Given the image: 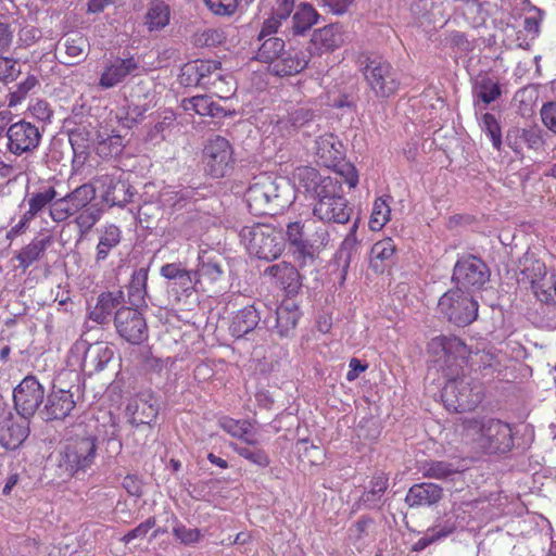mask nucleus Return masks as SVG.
I'll list each match as a JSON object with an SVG mask.
<instances>
[{
	"label": "nucleus",
	"instance_id": "1",
	"mask_svg": "<svg viewBox=\"0 0 556 556\" xmlns=\"http://www.w3.org/2000/svg\"><path fill=\"white\" fill-rule=\"evenodd\" d=\"M427 351L446 378L442 390L445 407L455 413L475 410L484 399V386L464 374L470 355L467 344L456 336H438L429 341Z\"/></svg>",
	"mask_w": 556,
	"mask_h": 556
},
{
	"label": "nucleus",
	"instance_id": "2",
	"mask_svg": "<svg viewBox=\"0 0 556 556\" xmlns=\"http://www.w3.org/2000/svg\"><path fill=\"white\" fill-rule=\"evenodd\" d=\"M288 182L274 174L262 173L253 178L245 192L252 215H275L290 203Z\"/></svg>",
	"mask_w": 556,
	"mask_h": 556
},
{
	"label": "nucleus",
	"instance_id": "3",
	"mask_svg": "<svg viewBox=\"0 0 556 556\" xmlns=\"http://www.w3.org/2000/svg\"><path fill=\"white\" fill-rule=\"evenodd\" d=\"M462 434L477 442L489 453H507L514 446L511 426L497 418L464 419Z\"/></svg>",
	"mask_w": 556,
	"mask_h": 556
},
{
	"label": "nucleus",
	"instance_id": "4",
	"mask_svg": "<svg viewBox=\"0 0 556 556\" xmlns=\"http://www.w3.org/2000/svg\"><path fill=\"white\" fill-rule=\"evenodd\" d=\"M313 206V214L325 223L346 224L351 219L353 207L344 197L341 182L327 176L319 187Z\"/></svg>",
	"mask_w": 556,
	"mask_h": 556
},
{
	"label": "nucleus",
	"instance_id": "5",
	"mask_svg": "<svg viewBox=\"0 0 556 556\" xmlns=\"http://www.w3.org/2000/svg\"><path fill=\"white\" fill-rule=\"evenodd\" d=\"M314 154L317 163L340 175L350 189L356 188L359 176L354 164L344 161L342 142L333 134H324L315 139Z\"/></svg>",
	"mask_w": 556,
	"mask_h": 556
},
{
	"label": "nucleus",
	"instance_id": "6",
	"mask_svg": "<svg viewBox=\"0 0 556 556\" xmlns=\"http://www.w3.org/2000/svg\"><path fill=\"white\" fill-rule=\"evenodd\" d=\"M359 71L369 89L378 98H389L400 88V78L396 70L381 56L361 54L358 56Z\"/></svg>",
	"mask_w": 556,
	"mask_h": 556
},
{
	"label": "nucleus",
	"instance_id": "7",
	"mask_svg": "<svg viewBox=\"0 0 556 556\" xmlns=\"http://www.w3.org/2000/svg\"><path fill=\"white\" fill-rule=\"evenodd\" d=\"M240 237L249 253L260 260H276L285 248L281 231L268 224L245 226L241 229Z\"/></svg>",
	"mask_w": 556,
	"mask_h": 556
},
{
	"label": "nucleus",
	"instance_id": "8",
	"mask_svg": "<svg viewBox=\"0 0 556 556\" xmlns=\"http://www.w3.org/2000/svg\"><path fill=\"white\" fill-rule=\"evenodd\" d=\"M439 311L453 324L465 327L478 317V302L459 288L446 291L439 300Z\"/></svg>",
	"mask_w": 556,
	"mask_h": 556
},
{
	"label": "nucleus",
	"instance_id": "9",
	"mask_svg": "<svg viewBox=\"0 0 556 556\" xmlns=\"http://www.w3.org/2000/svg\"><path fill=\"white\" fill-rule=\"evenodd\" d=\"M202 155L205 172L213 178H223L233 169V147L220 135H215L206 141Z\"/></svg>",
	"mask_w": 556,
	"mask_h": 556
},
{
	"label": "nucleus",
	"instance_id": "10",
	"mask_svg": "<svg viewBox=\"0 0 556 556\" xmlns=\"http://www.w3.org/2000/svg\"><path fill=\"white\" fill-rule=\"evenodd\" d=\"M96 195V187L92 184H83L56 199L49 208V215L55 223L65 222L77 212L94 204Z\"/></svg>",
	"mask_w": 556,
	"mask_h": 556
},
{
	"label": "nucleus",
	"instance_id": "11",
	"mask_svg": "<svg viewBox=\"0 0 556 556\" xmlns=\"http://www.w3.org/2000/svg\"><path fill=\"white\" fill-rule=\"evenodd\" d=\"M489 277L485 263L477 256L467 255L456 262L452 279L456 288L469 291L480 289L489 280Z\"/></svg>",
	"mask_w": 556,
	"mask_h": 556
},
{
	"label": "nucleus",
	"instance_id": "12",
	"mask_svg": "<svg viewBox=\"0 0 556 556\" xmlns=\"http://www.w3.org/2000/svg\"><path fill=\"white\" fill-rule=\"evenodd\" d=\"M5 136L8 151L20 156L35 151L41 141L42 134L36 125L21 119L8 127Z\"/></svg>",
	"mask_w": 556,
	"mask_h": 556
},
{
	"label": "nucleus",
	"instance_id": "13",
	"mask_svg": "<svg viewBox=\"0 0 556 556\" xmlns=\"http://www.w3.org/2000/svg\"><path fill=\"white\" fill-rule=\"evenodd\" d=\"M114 325L118 336L130 344H141L149 337L147 321L136 308L122 307L117 309Z\"/></svg>",
	"mask_w": 556,
	"mask_h": 556
},
{
	"label": "nucleus",
	"instance_id": "14",
	"mask_svg": "<svg viewBox=\"0 0 556 556\" xmlns=\"http://www.w3.org/2000/svg\"><path fill=\"white\" fill-rule=\"evenodd\" d=\"M97 439L81 437L73 439L65 447L63 460L72 473L89 468L96 458Z\"/></svg>",
	"mask_w": 556,
	"mask_h": 556
},
{
	"label": "nucleus",
	"instance_id": "15",
	"mask_svg": "<svg viewBox=\"0 0 556 556\" xmlns=\"http://www.w3.org/2000/svg\"><path fill=\"white\" fill-rule=\"evenodd\" d=\"M43 397L45 389L34 376L25 377L13 392L15 407L25 418L36 413Z\"/></svg>",
	"mask_w": 556,
	"mask_h": 556
},
{
	"label": "nucleus",
	"instance_id": "16",
	"mask_svg": "<svg viewBox=\"0 0 556 556\" xmlns=\"http://www.w3.org/2000/svg\"><path fill=\"white\" fill-rule=\"evenodd\" d=\"M222 63L214 60H195L181 67L179 81L184 86H200L204 89L219 75Z\"/></svg>",
	"mask_w": 556,
	"mask_h": 556
},
{
	"label": "nucleus",
	"instance_id": "17",
	"mask_svg": "<svg viewBox=\"0 0 556 556\" xmlns=\"http://www.w3.org/2000/svg\"><path fill=\"white\" fill-rule=\"evenodd\" d=\"M76 404L72 388L62 389L53 386L40 413L42 418L49 421L64 420L75 409Z\"/></svg>",
	"mask_w": 556,
	"mask_h": 556
},
{
	"label": "nucleus",
	"instance_id": "18",
	"mask_svg": "<svg viewBox=\"0 0 556 556\" xmlns=\"http://www.w3.org/2000/svg\"><path fill=\"white\" fill-rule=\"evenodd\" d=\"M139 67L138 61L132 56H116L108 61L99 77V87L102 89H111L122 84L130 74Z\"/></svg>",
	"mask_w": 556,
	"mask_h": 556
},
{
	"label": "nucleus",
	"instance_id": "19",
	"mask_svg": "<svg viewBox=\"0 0 556 556\" xmlns=\"http://www.w3.org/2000/svg\"><path fill=\"white\" fill-rule=\"evenodd\" d=\"M457 516L450 511L438 517L434 525L427 529L426 533L413 545L414 552H420L428 546L452 535L457 530Z\"/></svg>",
	"mask_w": 556,
	"mask_h": 556
},
{
	"label": "nucleus",
	"instance_id": "20",
	"mask_svg": "<svg viewBox=\"0 0 556 556\" xmlns=\"http://www.w3.org/2000/svg\"><path fill=\"white\" fill-rule=\"evenodd\" d=\"M264 276L271 279V282L283 289L288 294H296L302 287L301 276L291 263L280 262L268 266Z\"/></svg>",
	"mask_w": 556,
	"mask_h": 556
},
{
	"label": "nucleus",
	"instance_id": "21",
	"mask_svg": "<svg viewBox=\"0 0 556 556\" xmlns=\"http://www.w3.org/2000/svg\"><path fill=\"white\" fill-rule=\"evenodd\" d=\"M128 420L132 426L151 425L159 415V407L152 395H136L126 407Z\"/></svg>",
	"mask_w": 556,
	"mask_h": 556
},
{
	"label": "nucleus",
	"instance_id": "22",
	"mask_svg": "<svg viewBox=\"0 0 556 556\" xmlns=\"http://www.w3.org/2000/svg\"><path fill=\"white\" fill-rule=\"evenodd\" d=\"M312 45L319 53L333 52L345 42L344 26L332 23L316 29L312 36Z\"/></svg>",
	"mask_w": 556,
	"mask_h": 556
},
{
	"label": "nucleus",
	"instance_id": "23",
	"mask_svg": "<svg viewBox=\"0 0 556 556\" xmlns=\"http://www.w3.org/2000/svg\"><path fill=\"white\" fill-rule=\"evenodd\" d=\"M270 7V16L266 18L258 34L262 40L277 33L282 22H286L294 11L296 0H266Z\"/></svg>",
	"mask_w": 556,
	"mask_h": 556
},
{
	"label": "nucleus",
	"instance_id": "24",
	"mask_svg": "<svg viewBox=\"0 0 556 556\" xmlns=\"http://www.w3.org/2000/svg\"><path fill=\"white\" fill-rule=\"evenodd\" d=\"M96 182L102 189V200L110 206H123L130 201L131 194L127 185L114 176L104 174L96 178Z\"/></svg>",
	"mask_w": 556,
	"mask_h": 556
},
{
	"label": "nucleus",
	"instance_id": "25",
	"mask_svg": "<svg viewBox=\"0 0 556 556\" xmlns=\"http://www.w3.org/2000/svg\"><path fill=\"white\" fill-rule=\"evenodd\" d=\"M28 434L29 428L25 419L16 420L9 417L0 421V444L7 450L21 446Z\"/></svg>",
	"mask_w": 556,
	"mask_h": 556
},
{
	"label": "nucleus",
	"instance_id": "26",
	"mask_svg": "<svg viewBox=\"0 0 556 556\" xmlns=\"http://www.w3.org/2000/svg\"><path fill=\"white\" fill-rule=\"evenodd\" d=\"M443 497V489L435 483L422 482L412 485L405 496L409 507L432 506Z\"/></svg>",
	"mask_w": 556,
	"mask_h": 556
},
{
	"label": "nucleus",
	"instance_id": "27",
	"mask_svg": "<svg viewBox=\"0 0 556 556\" xmlns=\"http://www.w3.org/2000/svg\"><path fill=\"white\" fill-rule=\"evenodd\" d=\"M260 319L258 311L253 305H247L233 313L228 331L235 339H241L257 327Z\"/></svg>",
	"mask_w": 556,
	"mask_h": 556
},
{
	"label": "nucleus",
	"instance_id": "28",
	"mask_svg": "<svg viewBox=\"0 0 556 556\" xmlns=\"http://www.w3.org/2000/svg\"><path fill=\"white\" fill-rule=\"evenodd\" d=\"M307 66V60L303 52L290 48L285 50L274 62L269 71L280 77L295 75Z\"/></svg>",
	"mask_w": 556,
	"mask_h": 556
},
{
	"label": "nucleus",
	"instance_id": "29",
	"mask_svg": "<svg viewBox=\"0 0 556 556\" xmlns=\"http://www.w3.org/2000/svg\"><path fill=\"white\" fill-rule=\"evenodd\" d=\"M181 108L186 112H193L200 116H210L213 118H224L232 114L215 103L212 98L206 94L182 99Z\"/></svg>",
	"mask_w": 556,
	"mask_h": 556
},
{
	"label": "nucleus",
	"instance_id": "30",
	"mask_svg": "<svg viewBox=\"0 0 556 556\" xmlns=\"http://www.w3.org/2000/svg\"><path fill=\"white\" fill-rule=\"evenodd\" d=\"M518 270L519 281L529 287L548 271L545 262L530 250L519 258Z\"/></svg>",
	"mask_w": 556,
	"mask_h": 556
},
{
	"label": "nucleus",
	"instance_id": "31",
	"mask_svg": "<svg viewBox=\"0 0 556 556\" xmlns=\"http://www.w3.org/2000/svg\"><path fill=\"white\" fill-rule=\"evenodd\" d=\"M52 237L45 236L34 238L28 244L24 245L15 255L18 261V267L24 271L38 262L52 244Z\"/></svg>",
	"mask_w": 556,
	"mask_h": 556
},
{
	"label": "nucleus",
	"instance_id": "32",
	"mask_svg": "<svg viewBox=\"0 0 556 556\" xmlns=\"http://www.w3.org/2000/svg\"><path fill=\"white\" fill-rule=\"evenodd\" d=\"M220 427L225 432L238 439L241 444L257 443L256 431L249 420L226 417L220 421Z\"/></svg>",
	"mask_w": 556,
	"mask_h": 556
},
{
	"label": "nucleus",
	"instance_id": "33",
	"mask_svg": "<svg viewBox=\"0 0 556 556\" xmlns=\"http://www.w3.org/2000/svg\"><path fill=\"white\" fill-rule=\"evenodd\" d=\"M122 241V230L114 224L105 225L100 233L99 242L96 248L94 260L97 263L104 262L111 251L118 247Z\"/></svg>",
	"mask_w": 556,
	"mask_h": 556
},
{
	"label": "nucleus",
	"instance_id": "34",
	"mask_svg": "<svg viewBox=\"0 0 556 556\" xmlns=\"http://www.w3.org/2000/svg\"><path fill=\"white\" fill-rule=\"evenodd\" d=\"M318 18L319 14L312 4L307 2L299 4L292 15V34L295 36L304 35L318 22Z\"/></svg>",
	"mask_w": 556,
	"mask_h": 556
},
{
	"label": "nucleus",
	"instance_id": "35",
	"mask_svg": "<svg viewBox=\"0 0 556 556\" xmlns=\"http://www.w3.org/2000/svg\"><path fill=\"white\" fill-rule=\"evenodd\" d=\"M534 298L544 304H556V270H548L530 287Z\"/></svg>",
	"mask_w": 556,
	"mask_h": 556
},
{
	"label": "nucleus",
	"instance_id": "36",
	"mask_svg": "<svg viewBox=\"0 0 556 556\" xmlns=\"http://www.w3.org/2000/svg\"><path fill=\"white\" fill-rule=\"evenodd\" d=\"M114 356L113 349L106 342L89 344L85 351L84 362L90 364L94 370H102Z\"/></svg>",
	"mask_w": 556,
	"mask_h": 556
},
{
	"label": "nucleus",
	"instance_id": "37",
	"mask_svg": "<svg viewBox=\"0 0 556 556\" xmlns=\"http://www.w3.org/2000/svg\"><path fill=\"white\" fill-rule=\"evenodd\" d=\"M388 488L389 476L384 472H378L372 476L369 486L363 492L359 502L366 507L372 508L380 502Z\"/></svg>",
	"mask_w": 556,
	"mask_h": 556
},
{
	"label": "nucleus",
	"instance_id": "38",
	"mask_svg": "<svg viewBox=\"0 0 556 556\" xmlns=\"http://www.w3.org/2000/svg\"><path fill=\"white\" fill-rule=\"evenodd\" d=\"M391 202L392 197L389 194L375 199L368 222L371 231H380L390 222Z\"/></svg>",
	"mask_w": 556,
	"mask_h": 556
},
{
	"label": "nucleus",
	"instance_id": "39",
	"mask_svg": "<svg viewBox=\"0 0 556 556\" xmlns=\"http://www.w3.org/2000/svg\"><path fill=\"white\" fill-rule=\"evenodd\" d=\"M170 18V10L168 4L163 0H152L147 14L146 25L150 31L163 29L168 25Z\"/></svg>",
	"mask_w": 556,
	"mask_h": 556
},
{
	"label": "nucleus",
	"instance_id": "40",
	"mask_svg": "<svg viewBox=\"0 0 556 556\" xmlns=\"http://www.w3.org/2000/svg\"><path fill=\"white\" fill-rule=\"evenodd\" d=\"M230 447L240 457L260 468H266L270 464L269 455L258 446V442L253 444L230 443Z\"/></svg>",
	"mask_w": 556,
	"mask_h": 556
},
{
	"label": "nucleus",
	"instance_id": "41",
	"mask_svg": "<svg viewBox=\"0 0 556 556\" xmlns=\"http://www.w3.org/2000/svg\"><path fill=\"white\" fill-rule=\"evenodd\" d=\"M103 210L99 203H94L89 207L75 214L74 224L78 229L80 237H86L94 225L101 219Z\"/></svg>",
	"mask_w": 556,
	"mask_h": 556
},
{
	"label": "nucleus",
	"instance_id": "42",
	"mask_svg": "<svg viewBox=\"0 0 556 556\" xmlns=\"http://www.w3.org/2000/svg\"><path fill=\"white\" fill-rule=\"evenodd\" d=\"M293 178L303 188H305L306 191L313 192L316 198L318 195L319 187L324 185L326 177H321L316 168L302 165L294 169Z\"/></svg>",
	"mask_w": 556,
	"mask_h": 556
},
{
	"label": "nucleus",
	"instance_id": "43",
	"mask_svg": "<svg viewBox=\"0 0 556 556\" xmlns=\"http://www.w3.org/2000/svg\"><path fill=\"white\" fill-rule=\"evenodd\" d=\"M285 41L278 37H269L263 41L256 52V59L260 62L267 63L270 68L274 62L286 50Z\"/></svg>",
	"mask_w": 556,
	"mask_h": 556
},
{
	"label": "nucleus",
	"instance_id": "44",
	"mask_svg": "<svg viewBox=\"0 0 556 556\" xmlns=\"http://www.w3.org/2000/svg\"><path fill=\"white\" fill-rule=\"evenodd\" d=\"M237 89V84L233 77L224 72L222 68L219 75H216L214 80L211 81V85L207 87L211 93L216 96L219 99L227 100L230 99Z\"/></svg>",
	"mask_w": 556,
	"mask_h": 556
},
{
	"label": "nucleus",
	"instance_id": "45",
	"mask_svg": "<svg viewBox=\"0 0 556 556\" xmlns=\"http://www.w3.org/2000/svg\"><path fill=\"white\" fill-rule=\"evenodd\" d=\"M396 251L394 241L391 238H384L377 241L370 250V264L378 270L386 261H390Z\"/></svg>",
	"mask_w": 556,
	"mask_h": 556
},
{
	"label": "nucleus",
	"instance_id": "46",
	"mask_svg": "<svg viewBox=\"0 0 556 556\" xmlns=\"http://www.w3.org/2000/svg\"><path fill=\"white\" fill-rule=\"evenodd\" d=\"M56 195L58 192L53 187L31 193L27 200L28 210L24 213L34 219L48 204L51 205L56 200Z\"/></svg>",
	"mask_w": 556,
	"mask_h": 556
},
{
	"label": "nucleus",
	"instance_id": "47",
	"mask_svg": "<svg viewBox=\"0 0 556 556\" xmlns=\"http://www.w3.org/2000/svg\"><path fill=\"white\" fill-rule=\"evenodd\" d=\"M97 153L103 157H116L122 154L125 148L124 138L114 131L106 137L99 136Z\"/></svg>",
	"mask_w": 556,
	"mask_h": 556
},
{
	"label": "nucleus",
	"instance_id": "48",
	"mask_svg": "<svg viewBox=\"0 0 556 556\" xmlns=\"http://www.w3.org/2000/svg\"><path fill=\"white\" fill-rule=\"evenodd\" d=\"M473 92L484 104L494 102L502 93L498 83L488 76L482 77L476 83Z\"/></svg>",
	"mask_w": 556,
	"mask_h": 556
},
{
	"label": "nucleus",
	"instance_id": "49",
	"mask_svg": "<svg viewBox=\"0 0 556 556\" xmlns=\"http://www.w3.org/2000/svg\"><path fill=\"white\" fill-rule=\"evenodd\" d=\"M419 470L425 478L442 480L456 472L453 465L442 460H426Z\"/></svg>",
	"mask_w": 556,
	"mask_h": 556
},
{
	"label": "nucleus",
	"instance_id": "50",
	"mask_svg": "<svg viewBox=\"0 0 556 556\" xmlns=\"http://www.w3.org/2000/svg\"><path fill=\"white\" fill-rule=\"evenodd\" d=\"M299 319L300 312L296 307L281 305L276 311L277 327L280 329L281 333H285L290 329H294Z\"/></svg>",
	"mask_w": 556,
	"mask_h": 556
},
{
	"label": "nucleus",
	"instance_id": "51",
	"mask_svg": "<svg viewBox=\"0 0 556 556\" xmlns=\"http://www.w3.org/2000/svg\"><path fill=\"white\" fill-rule=\"evenodd\" d=\"M147 280L148 273L143 269H140L132 275L131 281L128 286V294L132 303L144 299V295L147 294Z\"/></svg>",
	"mask_w": 556,
	"mask_h": 556
},
{
	"label": "nucleus",
	"instance_id": "52",
	"mask_svg": "<svg viewBox=\"0 0 556 556\" xmlns=\"http://www.w3.org/2000/svg\"><path fill=\"white\" fill-rule=\"evenodd\" d=\"M293 248L295 260L301 267L313 264L319 253V249L309 243L308 240L301 241L294 244Z\"/></svg>",
	"mask_w": 556,
	"mask_h": 556
},
{
	"label": "nucleus",
	"instance_id": "53",
	"mask_svg": "<svg viewBox=\"0 0 556 556\" xmlns=\"http://www.w3.org/2000/svg\"><path fill=\"white\" fill-rule=\"evenodd\" d=\"M206 8L216 16H232L239 7L237 0H203Z\"/></svg>",
	"mask_w": 556,
	"mask_h": 556
},
{
	"label": "nucleus",
	"instance_id": "54",
	"mask_svg": "<svg viewBox=\"0 0 556 556\" xmlns=\"http://www.w3.org/2000/svg\"><path fill=\"white\" fill-rule=\"evenodd\" d=\"M482 129L491 138L492 144L496 150L501 149L502 146V130L501 126L491 113H484L482 116Z\"/></svg>",
	"mask_w": 556,
	"mask_h": 556
},
{
	"label": "nucleus",
	"instance_id": "55",
	"mask_svg": "<svg viewBox=\"0 0 556 556\" xmlns=\"http://www.w3.org/2000/svg\"><path fill=\"white\" fill-rule=\"evenodd\" d=\"M300 444H303V448L300 450V457L302 460H306L312 466H317L323 463L325 452L321 447L308 444L307 440L300 441Z\"/></svg>",
	"mask_w": 556,
	"mask_h": 556
},
{
	"label": "nucleus",
	"instance_id": "56",
	"mask_svg": "<svg viewBox=\"0 0 556 556\" xmlns=\"http://www.w3.org/2000/svg\"><path fill=\"white\" fill-rule=\"evenodd\" d=\"M156 526V518L154 516L149 517L146 521L139 523L136 528L128 531L121 538V542L129 544L135 539H143L148 532Z\"/></svg>",
	"mask_w": 556,
	"mask_h": 556
},
{
	"label": "nucleus",
	"instance_id": "57",
	"mask_svg": "<svg viewBox=\"0 0 556 556\" xmlns=\"http://www.w3.org/2000/svg\"><path fill=\"white\" fill-rule=\"evenodd\" d=\"M199 279L207 280L210 283L218 281L223 275L219 264L214 262H202L197 271Z\"/></svg>",
	"mask_w": 556,
	"mask_h": 556
},
{
	"label": "nucleus",
	"instance_id": "58",
	"mask_svg": "<svg viewBox=\"0 0 556 556\" xmlns=\"http://www.w3.org/2000/svg\"><path fill=\"white\" fill-rule=\"evenodd\" d=\"M174 536L182 544L190 545L200 541L201 531L197 528H187L185 525H178L173 529Z\"/></svg>",
	"mask_w": 556,
	"mask_h": 556
},
{
	"label": "nucleus",
	"instance_id": "59",
	"mask_svg": "<svg viewBox=\"0 0 556 556\" xmlns=\"http://www.w3.org/2000/svg\"><path fill=\"white\" fill-rule=\"evenodd\" d=\"M374 523V519L369 516H362L350 528V536L353 541H363L368 535V529Z\"/></svg>",
	"mask_w": 556,
	"mask_h": 556
},
{
	"label": "nucleus",
	"instance_id": "60",
	"mask_svg": "<svg viewBox=\"0 0 556 556\" xmlns=\"http://www.w3.org/2000/svg\"><path fill=\"white\" fill-rule=\"evenodd\" d=\"M21 73L17 63L13 59L0 56V80L13 81Z\"/></svg>",
	"mask_w": 556,
	"mask_h": 556
},
{
	"label": "nucleus",
	"instance_id": "61",
	"mask_svg": "<svg viewBox=\"0 0 556 556\" xmlns=\"http://www.w3.org/2000/svg\"><path fill=\"white\" fill-rule=\"evenodd\" d=\"M176 114L173 110H164L159 115V121L154 124L152 135L163 136L164 131L174 126Z\"/></svg>",
	"mask_w": 556,
	"mask_h": 556
},
{
	"label": "nucleus",
	"instance_id": "62",
	"mask_svg": "<svg viewBox=\"0 0 556 556\" xmlns=\"http://www.w3.org/2000/svg\"><path fill=\"white\" fill-rule=\"evenodd\" d=\"M28 110L34 117L41 122L50 121L53 114L50 104L45 100H36Z\"/></svg>",
	"mask_w": 556,
	"mask_h": 556
},
{
	"label": "nucleus",
	"instance_id": "63",
	"mask_svg": "<svg viewBox=\"0 0 556 556\" xmlns=\"http://www.w3.org/2000/svg\"><path fill=\"white\" fill-rule=\"evenodd\" d=\"M87 40L83 36L67 38L65 41V52L71 58H78L83 55Z\"/></svg>",
	"mask_w": 556,
	"mask_h": 556
},
{
	"label": "nucleus",
	"instance_id": "64",
	"mask_svg": "<svg viewBox=\"0 0 556 556\" xmlns=\"http://www.w3.org/2000/svg\"><path fill=\"white\" fill-rule=\"evenodd\" d=\"M541 118L546 128L556 134V102H548L542 106Z\"/></svg>",
	"mask_w": 556,
	"mask_h": 556
}]
</instances>
